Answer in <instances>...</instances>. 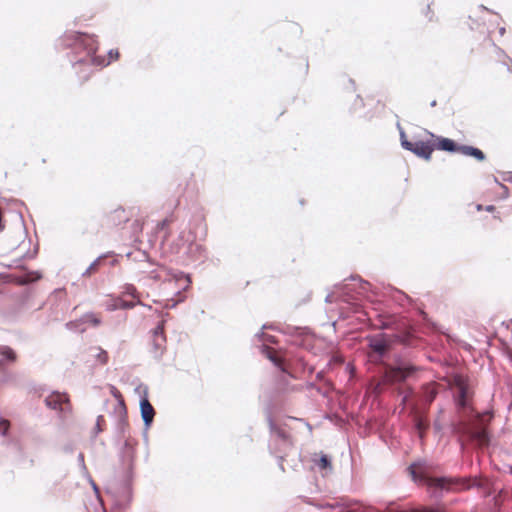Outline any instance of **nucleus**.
<instances>
[{"instance_id":"1","label":"nucleus","mask_w":512,"mask_h":512,"mask_svg":"<svg viewBox=\"0 0 512 512\" xmlns=\"http://www.w3.org/2000/svg\"><path fill=\"white\" fill-rule=\"evenodd\" d=\"M367 340V357L374 367L378 392L392 390L402 394L399 383H406L417 378L421 368L398 353H392L393 339L386 333L369 335Z\"/></svg>"},{"instance_id":"2","label":"nucleus","mask_w":512,"mask_h":512,"mask_svg":"<svg viewBox=\"0 0 512 512\" xmlns=\"http://www.w3.org/2000/svg\"><path fill=\"white\" fill-rule=\"evenodd\" d=\"M453 390V400L457 417L453 422L454 433L462 440L461 448L465 442H471L483 448L490 444L488 424L493 418L492 411L479 413L472 404L473 391L468 380L461 374H454L448 381Z\"/></svg>"},{"instance_id":"3","label":"nucleus","mask_w":512,"mask_h":512,"mask_svg":"<svg viewBox=\"0 0 512 512\" xmlns=\"http://www.w3.org/2000/svg\"><path fill=\"white\" fill-rule=\"evenodd\" d=\"M399 386L404 393L398 394L392 390H387L386 392L400 397L403 407L409 408L413 430L418 438L422 440L429 428L430 422L427 418V412L430 404L438 395V385L434 382L424 384L419 392H416L413 387L405 385V383H399Z\"/></svg>"},{"instance_id":"4","label":"nucleus","mask_w":512,"mask_h":512,"mask_svg":"<svg viewBox=\"0 0 512 512\" xmlns=\"http://www.w3.org/2000/svg\"><path fill=\"white\" fill-rule=\"evenodd\" d=\"M61 45L71 50L70 62L73 67L77 66H97L105 67L111 60H117L120 56L117 49H111L108 52L109 61L104 57L96 56L98 44L95 35L83 32H66L60 39Z\"/></svg>"},{"instance_id":"5","label":"nucleus","mask_w":512,"mask_h":512,"mask_svg":"<svg viewBox=\"0 0 512 512\" xmlns=\"http://www.w3.org/2000/svg\"><path fill=\"white\" fill-rule=\"evenodd\" d=\"M408 471L413 481L418 484L446 492L459 493L474 485V481L466 477H432L430 476V466L425 461L412 463L408 467Z\"/></svg>"},{"instance_id":"6","label":"nucleus","mask_w":512,"mask_h":512,"mask_svg":"<svg viewBox=\"0 0 512 512\" xmlns=\"http://www.w3.org/2000/svg\"><path fill=\"white\" fill-rule=\"evenodd\" d=\"M113 395L118 398L114 406V414L116 417L115 433L113 445L117 448H133L134 443L131 442L129 435V427L127 423V410L121 394L113 387Z\"/></svg>"},{"instance_id":"7","label":"nucleus","mask_w":512,"mask_h":512,"mask_svg":"<svg viewBox=\"0 0 512 512\" xmlns=\"http://www.w3.org/2000/svg\"><path fill=\"white\" fill-rule=\"evenodd\" d=\"M271 329L277 330L287 336L292 337V343L299 347H306L304 336L310 334V329L308 327H300V326H292L286 325L281 329H277L273 324H264L262 326V330Z\"/></svg>"},{"instance_id":"8","label":"nucleus","mask_w":512,"mask_h":512,"mask_svg":"<svg viewBox=\"0 0 512 512\" xmlns=\"http://www.w3.org/2000/svg\"><path fill=\"white\" fill-rule=\"evenodd\" d=\"M351 280L358 281L359 287L353 293V289L350 288L348 284L341 285V294L344 297V301L350 302L352 300L358 299V296H367L368 293L376 294V292L372 289V286L369 282L363 280L360 276H351Z\"/></svg>"},{"instance_id":"9","label":"nucleus","mask_w":512,"mask_h":512,"mask_svg":"<svg viewBox=\"0 0 512 512\" xmlns=\"http://www.w3.org/2000/svg\"><path fill=\"white\" fill-rule=\"evenodd\" d=\"M405 146H407L405 150L426 161L431 159L432 153L434 151L432 140L405 141Z\"/></svg>"},{"instance_id":"10","label":"nucleus","mask_w":512,"mask_h":512,"mask_svg":"<svg viewBox=\"0 0 512 512\" xmlns=\"http://www.w3.org/2000/svg\"><path fill=\"white\" fill-rule=\"evenodd\" d=\"M164 325L165 321L162 320L153 330L152 354L156 360L161 359L165 350L166 336L164 333Z\"/></svg>"},{"instance_id":"11","label":"nucleus","mask_w":512,"mask_h":512,"mask_svg":"<svg viewBox=\"0 0 512 512\" xmlns=\"http://www.w3.org/2000/svg\"><path fill=\"white\" fill-rule=\"evenodd\" d=\"M425 133L428 134L432 138V146L434 147V150L437 149V150L445 151V152H449V153H458L459 152L461 144L457 143L453 139L435 135L434 133H432L428 130H425Z\"/></svg>"},{"instance_id":"12","label":"nucleus","mask_w":512,"mask_h":512,"mask_svg":"<svg viewBox=\"0 0 512 512\" xmlns=\"http://www.w3.org/2000/svg\"><path fill=\"white\" fill-rule=\"evenodd\" d=\"M44 402L50 409L58 410L61 413H65L66 411L70 410V404L67 395L58 391H53L51 394H49L45 398Z\"/></svg>"},{"instance_id":"13","label":"nucleus","mask_w":512,"mask_h":512,"mask_svg":"<svg viewBox=\"0 0 512 512\" xmlns=\"http://www.w3.org/2000/svg\"><path fill=\"white\" fill-rule=\"evenodd\" d=\"M260 352L281 372L288 373V366L286 359L283 356L277 355L268 345L262 343L260 346Z\"/></svg>"},{"instance_id":"14","label":"nucleus","mask_w":512,"mask_h":512,"mask_svg":"<svg viewBox=\"0 0 512 512\" xmlns=\"http://www.w3.org/2000/svg\"><path fill=\"white\" fill-rule=\"evenodd\" d=\"M140 406V415L144 424L145 429H149L153 423L155 416V409L152 404L149 402L147 394L140 398L139 401Z\"/></svg>"},{"instance_id":"15","label":"nucleus","mask_w":512,"mask_h":512,"mask_svg":"<svg viewBox=\"0 0 512 512\" xmlns=\"http://www.w3.org/2000/svg\"><path fill=\"white\" fill-rule=\"evenodd\" d=\"M186 253L188 257L193 261L204 262L208 258L207 248L204 245L195 242L194 240L189 242Z\"/></svg>"},{"instance_id":"16","label":"nucleus","mask_w":512,"mask_h":512,"mask_svg":"<svg viewBox=\"0 0 512 512\" xmlns=\"http://www.w3.org/2000/svg\"><path fill=\"white\" fill-rule=\"evenodd\" d=\"M458 153L468 156V157H472L479 162H482L486 159V155L481 149H479L475 146H471V145L461 144Z\"/></svg>"},{"instance_id":"17","label":"nucleus","mask_w":512,"mask_h":512,"mask_svg":"<svg viewBox=\"0 0 512 512\" xmlns=\"http://www.w3.org/2000/svg\"><path fill=\"white\" fill-rule=\"evenodd\" d=\"M0 368L5 364L15 363L17 360V354L14 349L7 345L0 344Z\"/></svg>"},{"instance_id":"18","label":"nucleus","mask_w":512,"mask_h":512,"mask_svg":"<svg viewBox=\"0 0 512 512\" xmlns=\"http://www.w3.org/2000/svg\"><path fill=\"white\" fill-rule=\"evenodd\" d=\"M114 255L113 252H107V253H104V254H101L99 257H97L87 268L86 270L82 273V276L83 277H88L90 276L92 273L96 272L99 267L103 264L104 260L107 259L108 257Z\"/></svg>"},{"instance_id":"19","label":"nucleus","mask_w":512,"mask_h":512,"mask_svg":"<svg viewBox=\"0 0 512 512\" xmlns=\"http://www.w3.org/2000/svg\"><path fill=\"white\" fill-rule=\"evenodd\" d=\"M331 512H355L357 503L352 502H335L326 505Z\"/></svg>"},{"instance_id":"20","label":"nucleus","mask_w":512,"mask_h":512,"mask_svg":"<svg viewBox=\"0 0 512 512\" xmlns=\"http://www.w3.org/2000/svg\"><path fill=\"white\" fill-rule=\"evenodd\" d=\"M136 305H143L142 302L138 299L137 301H126L121 297H117L113 300V303L110 307L111 310L117 309H132Z\"/></svg>"},{"instance_id":"21","label":"nucleus","mask_w":512,"mask_h":512,"mask_svg":"<svg viewBox=\"0 0 512 512\" xmlns=\"http://www.w3.org/2000/svg\"><path fill=\"white\" fill-rule=\"evenodd\" d=\"M313 461L320 471H325L327 473L332 470L331 460L325 454H315Z\"/></svg>"},{"instance_id":"22","label":"nucleus","mask_w":512,"mask_h":512,"mask_svg":"<svg viewBox=\"0 0 512 512\" xmlns=\"http://www.w3.org/2000/svg\"><path fill=\"white\" fill-rule=\"evenodd\" d=\"M174 278L183 291H186L190 288L192 279L189 274L183 271H178L174 274Z\"/></svg>"},{"instance_id":"23","label":"nucleus","mask_w":512,"mask_h":512,"mask_svg":"<svg viewBox=\"0 0 512 512\" xmlns=\"http://www.w3.org/2000/svg\"><path fill=\"white\" fill-rule=\"evenodd\" d=\"M267 422H268V426H269V429H270V432L272 435H274L278 438H281V439L287 438L286 432L276 425V423L273 421L270 414L267 415Z\"/></svg>"},{"instance_id":"24","label":"nucleus","mask_w":512,"mask_h":512,"mask_svg":"<svg viewBox=\"0 0 512 512\" xmlns=\"http://www.w3.org/2000/svg\"><path fill=\"white\" fill-rule=\"evenodd\" d=\"M80 322L88 323L93 327H97L101 323V319L94 313H87L81 319Z\"/></svg>"},{"instance_id":"25","label":"nucleus","mask_w":512,"mask_h":512,"mask_svg":"<svg viewBox=\"0 0 512 512\" xmlns=\"http://www.w3.org/2000/svg\"><path fill=\"white\" fill-rule=\"evenodd\" d=\"M105 424V419H104V416L102 415H99L97 416V419H96V423H95V426L91 432V438L93 439L94 437H96V435L100 432L103 431V426Z\"/></svg>"},{"instance_id":"26","label":"nucleus","mask_w":512,"mask_h":512,"mask_svg":"<svg viewBox=\"0 0 512 512\" xmlns=\"http://www.w3.org/2000/svg\"><path fill=\"white\" fill-rule=\"evenodd\" d=\"M122 294L123 295L131 296V297L137 298V299L139 298V294L137 292V289H136V287L133 284H125L123 286Z\"/></svg>"},{"instance_id":"27","label":"nucleus","mask_w":512,"mask_h":512,"mask_svg":"<svg viewBox=\"0 0 512 512\" xmlns=\"http://www.w3.org/2000/svg\"><path fill=\"white\" fill-rule=\"evenodd\" d=\"M41 278V274L39 272H32L29 273L24 277V279L21 281L23 284H29L38 281Z\"/></svg>"},{"instance_id":"28","label":"nucleus","mask_w":512,"mask_h":512,"mask_svg":"<svg viewBox=\"0 0 512 512\" xmlns=\"http://www.w3.org/2000/svg\"><path fill=\"white\" fill-rule=\"evenodd\" d=\"M98 353L96 354V359L99 360L101 364H106L108 362V353L106 350L101 347L96 348Z\"/></svg>"},{"instance_id":"29","label":"nucleus","mask_w":512,"mask_h":512,"mask_svg":"<svg viewBox=\"0 0 512 512\" xmlns=\"http://www.w3.org/2000/svg\"><path fill=\"white\" fill-rule=\"evenodd\" d=\"M397 127L399 129L401 147L405 150L407 148V146H405V141H409V140L406 137V133H405L404 129L401 127V125L399 123L397 124Z\"/></svg>"},{"instance_id":"30","label":"nucleus","mask_w":512,"mask_h":512,"mask_svg":"<svg viewBox=\"0 0 512 512\" xmlns=\"http://www.w3.org/2000/svg\"><path fill=\"white\" fill-rule=\"evenodd\" d=\"M8 429H9V422L6 419L0 417V433H1V435L6 436L8 433Z\"/></svg>"},{"instance_id":"31","label":"nucleus","mask_w":512,"mask_h":512,"mask_svg":"<svg viewBox=\"0 0 512 512\" xmlns=\"http://www.w3.org/2000/svg\"><path fill=\"white\" fill-rule=\"evenodd\" d=\"M363 107H364V101H363V99H362V97L360 95H357L356 99H355V101L353 103L352 109L354 111H357L358 109H361Z\"/></svg>"},{"instance_id":"32","label":"nucleus","mask_w":512,"mask_h":512,"mask_svg":"<svg viewBox=\"0 0 512 512\" xmlns=\"http://www.w3.org/2000/svg\"><path fill=\"white\" fill-rule=\"evenodd\" d=\"M494 46H495L496 55H497L498 58H500V59L503 58V59L511 60L510 57L506 54V52L502 48H500V47H498L496 45H494Z\"/></svg>"},{"instance_id":"33","label":"nucleus","mask_w":512,"mask_h":512,"mask_svg":"<svg viewBox=\"0 0 512 512\" xmlns=\"http://www.w3.org/2000/svg\"><path fill=\"white\" fill-rule=\"evenodd\" d=\"M169 225H170V220L168 218H165L157 224V229L163 230V229L167 228Z\"/></svg>"},{"instance_id":"34","label":"nucleus","mask_w":512,"mask_h":512,"mask_svg":"<svg viewBox=\"0 0 512 512\" xmlns=\"http://www.w3.org/2000/svg\"><path fill=\"white\" fill-rule=\"evenodd\" d=\"M502 179H503V181L509 182L512 184V171L503 172Z\"/></svg>"},{"instance_id":"35","label":"nucleus","mask_w":512,"mask_h":512,"mask_svg":"<svg viewBox=\"0 0 512 512\" xmlns=\"http://www.w3.org/2000/svg\"><path fill=\"white\" fill-rule=\"evenodd\" d=\"M500 188L502 189L501 198L507 199L509 197V188L504 184H500Z\"/></svg>"},{"instance_id":"36","label":"nucleus","mask_w":512,"mask_h":512,"mask_svg":"<svg viewBox=\"0 0 512 512\" xmlns=\"http://www.w3.org/2000/svg\"><path fill=\"white\" fill-rule=\"evenodd\" d=\"M254 337H255V339H257L258 341H263V342H264L265 337H266V334L264 333V330H262V329H261L259 332H257V333L255 334V336H254Z\"/></svg>"},{"instance_id":"37","label":"nucleus","mask_w":512,"mask_h":512,"mask_svg":"<svg viewBox=\"0 0 512 512\" xmlns=\"http://www.w3.org/2000/svg\"><path fill=\"white\" fill-rule=\"evenodd\" d=\"M66 327L70 330H76L78 328V322L77 321H70L66 324Z\"/></svg>"},{"instance_id":"38","label":"nucleus","mask_w":512,"mask_h":512,"mask_svg":"<svg viewBox=\"0 0 512 512\" xmlns=\"http://www.w3.org/2000/svg\"><path fill=\"white\" fill-rule=\"evenodd\" d=\"M264 341H267V342L273 343V344L277 343V340H276L275 336L267 335V334H266V337H265Z\"/></svg>"},{"instance_id":"39","label":"nucleus","mask_w":512,"mask_h":512,"mask_svg":"<svg viewBox=\"0 0 512 512\" xmlns=\"http://www.w3.org/2000/svg\"><path fill=\"white\" fill-rule=\"evenodd\" d=\"M332 359H333V361L335 363H339L340 364V363L343 362V358L340 355H334Z\"/></svg>"},{"instance_id":"40","label":"nucleus","mask_w":512,"mask_h":512,"mask_svg":"<svg viewBox=\"0 0 512 512\" xmlns=\"http://www.w3.org/2000/svg\"><path fill=\"white\" fill-rule=\"evenodd\" d=\"M495 209H496V208H495V206H494V205H487V206L485 207V210H486L487 212H493V211H495Z\"/></svg>"},{"instance_id":"41","label":"nucleus","mask_w":512,"mask_h":512,"mask_svg":"<svg viewBox=\"0 0 512 512\" xmlns=\"http://www.w3.org/2000/svg\"><path fill=\"white\" fill-rule=\"evenodd\" d=\"M395 341L407 344L406 340L403 339L401 336H398V335L395 336Z\"/></svg>"},{"instance_id":"42","label":"nucleus","mask_w":512,"mask_h":512,"mask_svg":"<svg viewBox=\"0 0 512 512\" xmlns=\"http://www.w3.org/2000/svg\"><path fill=\"white\" fill-rule=\"evenodd\" d=\"M332 298H333L332 294H328V295L326 296V298H325V302H326V303H331V302H332Z\"/></svg>"},{"instance_id":"43","label":"nucleus","mask_w":512,"mask_h":512,"mask_svg":"<svg viewBox=\"0 0 512 512\" xmlns=\"http://www.w3.org/2000/svg\"><path fill=\"white\" fill-rule=\"evenodd\" d=\"M505 32H506V29H505L504 27H501V28L499 29V34H500L501 36H503V35L505 34Z\"/></svg>"},{"instance_id":"44","label":"nucleus","mask_w":512,"mask_h":512,"mask_svg":"<svg viewBox=\"0 0 512 512\" xmlns=\"http://www.w3.org/2000/svg\"><path fill=\"white\" fill-rule=\"evenodd\" d=\"M493 181L500 186L501 183L499 182L497 177L494 176L493 177Z\"/></svg>"},{"instance_id":"45","label":"nucleus","mask_w":512,"mask_h":512,"mask_svg":"<svg viewBox=\"0 0 512 512\" xmlns=\"http://www.w3.org/2000/svg\"><path fill=\"white\" fill-rule=\"evenodd\" d=\"M349 83L352 85V88L354 89V86H355V82L353 79H349Z\"/></svg>"},{"instance_id":"46","label":"nucleus","mask_w":512,"mask_h":512,"mask_svg":"<svg viewBox=\"0 0 512 512\" xmlns=\"http://www.w3.org/2000/svg\"><path fill=\"white\" fill-rule=\"evenodd\" d=\"M476 209H477L478 211H481V210L483 209V206H482L481 204H478V205L476 206Z\"/></svg>"},{"instance_id":"47","label":"nucleus","mask_w":512,"mask_h":512,"mask_svg":"<svg viewBox=\"0 0 512 512\" xmlns=\"http://www.w3.org/2000/svg\"><path fill=\"white\" fill-rule=\"evenodd\" d=\"M436 104H437L436 100H433V101L430 103V106H431V107H434V106H436Z\"/></svg>"},{"instance_id":"48","label":"nucleus","mask_w":512,"mask_h":512,"mask_svg":"<svg viewBox=\"0 0 512 512\" xmlns=\"http://www.w3.org/2000/svg\"><path fill=\"white\" fill-rule=\"evenodd\" d=\"M381 328H382V329H386V328H388V325H387L386 323H383V324L381 325Z\"/></svg>"},{"instance_id":"49","label":"nucleus","mask_w":512,"mask_h":512,"mask_svg":"<svg viewBox=\"0 0 512 512\" xmlns=\"http://www.w3.org/2000/svg\"><path fill=\"white\" fill-rule=\"evenodd\" d=\"M116 263H117V260L114 259V260L111 261L110 264H111V266H114V265H116Z\"/></svg>"},{"instance_id":"50","label":"nucleus","mask_w":512,"mask_h":512,"mask_svg":"<svg viewBox=\"0 0 512 512\" xmlns=\"http://www.w3.org/2000/svg\"><path fill=\"white\" fill-rule=\"evenodd\" d=\"M322 375H323L322 372L317 373V378L320 379L322 377Z\"/></svg>"},{"instance_id":"51","label":"nucleus","mask_w":512,"mask_h":512,"mask_svg":"<svg viewBox=\"0 0 512 512\" xmlns=\"http://www.w3.org/2000/svg\"><path fill=\"white\" fill-rule=\"evenodd\" d=\"M313 371H314V368H313V367H310V368H309V372H310V373H313Z\"/></svg>"},{"instance_id":"52","label":"nucleus","mask_w":512,"mask_h":512,"mask_svg":"<svg viewBox=\"0 0 512 512\" xmlns=\"http://www.w3.org/2000/svg\"><path fill=\"white\" fill-rule=\"evenodd\" d=\"M37 249L38 248H35L34 253H33V255L31 257H33L35 254H37Z\"/></svg>"},{"instance_id":"53","label":"nucleus","mask_w":512,"mask_h":512,"mask_svg":"<svg viewBox=\"0 0 512 512\" xmlns=\"http://www.w3.org/2000/svg\"><path fill=\"white\" fill-rule=\"evenodd\" d=\"M435 427H436L437 429H439V425H438V422H437V421L435 422Z\"/></svg>"}]
</instances>
